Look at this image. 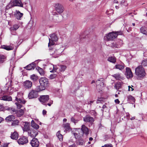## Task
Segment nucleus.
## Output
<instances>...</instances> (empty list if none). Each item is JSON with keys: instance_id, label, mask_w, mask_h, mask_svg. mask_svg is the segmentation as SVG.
Returning <instances> with one entry per match:
<instances>
[{"instance_id": "nucleus-1", "label": "nucleus", "mask_w": 147, "mask_h": 147, "mask_svg": "<svg viewBox=\"0 0 147 147\" xmlns=\"http://www.w3.org/2000/svg\"><path fill=\"white\" fill-rule=\"evenodd\" d=\"M135 74L138 79L141 80L145 76L146 72L144 68L141 65H139L135 69Z\"/></svg>"}, {"instance_id": "nucleus-2", "label": "nucleus", "mask_w": 147, "mask_h": 147, "mask_svg": "<svg viewBox=\"0 0 147 147\" xmlns=\"http://www.w3.org/2000/svg\"><path fill=\"white\" fill-rule=\"evenodd\" d=\"M121 31H117L110 32L104 36V39L107 41L112 40L116 38L118 35H121Z\"/></svg>"}, {"instance_id": "nucleus-3", "label": "nucleus", "mask_w": 147, "mask_h": 147, "mask_svg": "<svg viewBox=\"0 0 147 147\" xmlns=\"http://www.w3.org/2000/svg\"><path fill=\"white\" fill-rule=\"evenodd\" d=\"M40 85L43 89H45L49 85L48 80L45 78H41L39 79Z\"/></svg>"}, {"instance_id": "nucleus-4", "label": "nucleus", "mask_w": 147, "mask_h": 147, "mask_svg": "<svg viewBox=\"0 0 147 147\" xmlns=\"http://www.w3.org/2000/svg\"><path fill=\"white\" fill-rule=\"evenodd\" d=\"M63 50L61 48L59 49H57L55 50L54 49L53 50H49V53L54 58H57L59 57L61 55V54L63 52Z\"/></svg>"}, {"instance_id": "nucleus-5", "label": "nucleus", "mask_w": 147, "mask_h": 147, "mask_svg": "<svg viewBox=\"0 0 147 147\" xmlns=\"http://www.w3.org/2000/svg\"><path fill=\"white\" fill-rule=\"evenodd\" d=\"M50 36V38H49V47L54 45L55 44L54 42H56L58 40V37L55 33H53L51 34Z\"/></svg>"}, {"instance_id": "nucleus-6", "label": "nucleus", "mask_w": 147, "mask_h": 147, "mask_svg": "<svg viewBox=\"0 0 147 147\" xmlns=\"http://www.w3.org/2000/svg\"><path fill=\"white\" fill-rule=\"evenodd\" d=\"M15 101L17 102H15V104L18 109H20L22 107V106L21 104H24L26 102L24 98H16Z\"/></svg>"}, {"instance_id": "nucleus-7", "label": "nucleus", "mask_w": 147, "mask_h": 147, "mask_svg": "<svg viewBox=\"0 0 147 147\" xmlns=\"http://www.w3.org/2000/svg\"><path fill=\"white\" fill-rule=\"evenodd\" d=\"M20 145H24L28 142V138L26 136H22L17 141Z\"/></svg>"}, {"instance_id": "nucleus-8", "label": "nucleus", "mask_w": 147, "mask_h": 147, "mask_svg": "<svg viewBox=\"0 0 147 147\" xmlns=\"http://www.w3.org/2000/svg\"><path fill=\"white\" fill-rule=\"evenodd\" d=\"M28 135L31 137H35L38 134V131L37 130H34L32 128L29 129L27 131Z\"/></svg>"}, {"instance_id": "nucleus-9", "label": "nucleus", "mask_w": 147, "mask_h": 147, "mask_svg": "<svg viewBox=\"0 0 147 147\" xmlns=\"http://www.w3.org/2000/svg\"><path fill=\"white\" fill-rule=\"evenodd\" d=\"M55 7L56 11L59 13H62L64 11V8L60 4L56 3L55 5Z\"/></svg>"}, {"instance_id": "nucleus-10", "label": "nucleus", "mask_w": 147, "mask_h": 147, "mask_svg": "<svg viewBox=\"0 0 147 147\" xmlns=\"http://www.w3.org/2000/svg\"><path fill=\"white\" fill-rule=\"evenodd\" d=\"M49 99L48 95H42L40 96L39 98L40 102L44 105H46V103Z\"/></svg>"}, {"instance_id": "nucleus-11", "label": "nucleus", "mask_w": 147, "mask_h": 147, "mask_svg": "<svg viewBox=\"0 0 147 147\" xmlns=\"http://www.w3.org/2000/svg\"><path fill=\"white\" fill-rule=\"evenodd\" d=\"M38 96L37 92L34 90H32L29 93L28 97L29 99L36 98Z\"/></svg>"}, {"instance_id": "nucleus-12", "label": "nucleus", "mask_w": 147, "mask_h": 147, "mask_svg": "<svg viewBox=\"0 0 147 147\" xmlns=\"http://www.w3.org/2000/svg\"><path fill=\"white\" fill-rule=\"evenodd\" d=\"M30 144L32 147H38L39 145V142L37 138H34L31 141Z\"/></svg>"}, {"instance_id": "nucleus-13", "label": "nucleus", "mask_w": 147, "mask_h": 147, "mask_svg": "<svg viewBox=\"0 0 147 147\" xmlns=\"http://www.w3.org/2000/svg\"><path fill=\"white\" fill-rule=\"evenodd\" d=\"M125 75L127 78H131L133 77V74L130 69L126 67Z\"/></svg>"}, {"instance_id": "nucleus-14", "label": "nucleus", "mask_w": 147, "mask_h": 147, "mask_svg": "<svg viewBox=\"0 0 147 147\" xmlns=\"http://www.w3.org/2000/svg\"><path fill=\"white\" fill-rule=\"evenodd\" d=\"M23 85L24 87L26 89H29L32 86V83L31 81L29 80H26L24 82Z\"/></svg>"}, {"instance_id": "nucleus-15", "label": "nucleus", "mask_w": 147, "mask_h": 147, "mask_svg": "<svg viewBox=\"0 0 147 147\" xmlns=\"http://www.w3.org/2000/svg\"><path fill=\"white\" fill-rule=\"evenodd\" d=\"M83 120L84 121L87 122H90L92 123L94 121L93 118L88 115H86L83 118Z\"/></svg>"}, {"instance_id": "nucleus-16", "label": "nucleus", "mask_w": 147, "mask_h": 147, "mask_svg": "<svg viewBox=\"0 0 147 147\" xmlns=\"http://www.w3.org/2000/svg\"><path fill=\"white\" fill-rule=\"evenodd\" d=\"M81 129L83 134H85L86 136L89 134L88 129L84 125H82Z\"/></svg>"}, {"instance_id": "nucleus-17", "label": "nucleus", "mask_w": 147, "mask_h": 147, "mask_svg": "<svg viewBox=\"0 0 147 147\" xmlns=\"http://www.w3.org/2000/svg\"><path fill=\"white\" fill-rule=\"evenodd\" d=\"M23 15L22 13H21L19 11L16 10L14 14V17L18 20H20V18L22 17Z\"/></svg>"}, {"instance_id": "nucleus-18", "label": "nucleus", "mask_w": 147, "mask_h": 147, "mask_svg": "<svg viewBox=\"0 0 147 147\" xmlns=\"http://www.w3.org/2000/svg\"><path fill=\"white\" fill-rule=\"evenodd\" d=\"M13 1L14 6H18L22 7H23V4L21 0H14Z\"/></svg>"}, {"instance_id": "nucleus-19", "label": "nucleus", "mask_w": 147, "mask_h": 147, "mask_svg": "<svg viewBox=\"0 0 147 147\" xmlns=\"http://www.w3.org/2000/svg\"><path fill=\"white\" fill-rule=\"evenodd\" d=\"M36 64L34 62H32L24 67L28 70L33 69L36 66Z\"/></svg>"}, {"instance_id": "nucleus-20", "label": "nucleus", "mask_w": 147, "mask_h": 147, "mask_svg": "<svg viewBox=\"0 0 147 147\" xmlns=\"http://www.w3.org/2000/svg\"><path fill=\"white\" fill-rule=\"evenodd\" d=\"M14 48L13 45H10L9 46L3 45L1 46V48L5 49L7 51L13 50Z\"/></svg>"}, {"instance_id": "nucleus-21", "label": "nucleus", "mask_w": 147, "mask_h": 147, "mask_svg": "<svg viewBox=\"0 0 147 147\" xmlns=\"http://www.w3.org/2000/svg\"><path fill=\"white\" fill-rule=\"evenodd\" d=\"M62 127L65 129V131L66 132L71 129L70 124L68 123L63 124Z\"/></svg>"}, {"instance_id": "nucleus-22", "label": "nucleus", "mask_w": 147, "mask_h": 147, "mask_svg": "<svg viewBox=\"0 0 147 147\" xmlns=\"http://www.w3.org/2000/svg\"><path fill=\"white\" fill-rule=\"evenodd\" d=\"M29 127V123L26 122L24 123V127H22V129L24 131H27L30 129Z\"/></svg>"}, {"instance_id": "nucleus-23", "label": "nucleus", "mask_w": 147, "mask_h": 147, "mask_svg": "<svg viewBox=\"0 0 147 147\" xmlns=\"http://www.w3.org/2000/svg\"><path fill=\"white\" fill-rule=\"evenodd\" d=\"M11 138L13 140H17L18 137V134L16 131L11 133L10 136Z\"/></svg>"}, {"instance_id": "nucleus-24", "label": "nucleus", "mask_w": 147, "mask_h": 147, "mask_svg": "<svg viewBox=\"0 0 147 147\" xmlns=\"http://www.w3.org/2000/svg\"><path fill=\"white\" fill-rule=\"evenodd\" d=\"M1 99L5 101H10L12 100V98L11 96L6 95L2 97Z\"/></svg>"}, {"instance_id": "nucleus-25", "label": "nucleus", "mask_w": 147, "mask_h": 147, "mask_svg": "<svg viewBox=\"0 0 147 147\" xmlns=\"http://www.w3.org/2000/svg\"><path fill=\"white\" fill-rule=\"evenodd\" d=\"M76 143L77 145H82L84 144V141L82 138H81L77 140L76 141Z\"/></svg>"}, {"instance_id": "nucleus-26", "label": "nucleus", "mask_w": 147, "mask_h": 147, "mask_svg": "<svg viewBox=\"0 0 147 147\" xmlns=\"http://www.w3.org/2000/svg\"><path fill=\"white\" fill-rule=\"evenodd\" d=\"M112 76L115 78L117 80H120L123 79V77L121 76L120 74L117 73L112 75Z\"/></svg>"}, {"instance_id": "nucleus-27", "label": "nucleus", "mask_w": 147, "mask_h": 147, "mask_svg": "<svg viewBox=\"0 0 147 147\" xmlns=\"http://www.w3.org/2000/svg\"><path fill=\"white\" fill-rule=\"evenodd\" d=\"M61 16H60V17L58 15H54L53 17V19L55 22H60L61 21V20L60 19V18H61Z\"/></svg>"}, {"instance_id": "nucleus-28", "label": "nucleus", "mask_w": 147, "mask_h": 147, "mask_svg": "<svg viewBox=\"0 0 147 147\" xmlns=\"http://www.w3.org/2000/svg\"><path fill=\"white\" fill-rule=\"evenodd\" d=\"M140 31L143 34L147 35V28L145 26H142L141 28Z\"/></svg>"}, {"instance_id": "nucleus-29", "label": "nucleus", "mask_w": 147, "mask_h": 147, "mask_svg": "<svg viewBox=\"0 0 147 147\" xmlns=\"http://www.w3.org/2000/svg\"><path fill=\"white\" fill-rule=\"evenodd\" d=\"M59 68V67H57V65H52L51 67L50 68V69L52 70H50V72H55Z\"/></svg>"}, {"instance_id": "nucleus-30", "label": "nucleus", "mask_w": 147, "mask_h": 147, "mask_svg": "<svg viewBox=\"0 0 147 147\" xmlns=\"http://www.w3.org/2000/svg\"><path fill=\"white\" fill-rule=\"evenodd\" d=\"M15 117L13 115H9L6 117L5 119V120L7 121H13L15 119Z\"/></svg>"}, {"instance_id": "nucleus-31", "label": "nucleus", "mask_w": 147, "mask_h": 147, "mask_svg": "<svg viewBox=\"0 0 147 147\" xmlns=\"http://www.w3.org/2000/svg\"><path fill=\"white\" fill-rule=\"evenodd\" d=\"M36 69L38 71V72L41 75H43L45 74V72L40 67H36Z\"/></svg>"}, {"instance_id": "nucleus-32", "label": "nucleus", "mask_w": 147, "mask_h": 147, "mask_svg": "<svg viewBox=\"0 0 147 147\" xmlns=\"http://www.w3.org/2000/svg\"><path fill=\"white\" fill-rule=\"evenodd\" d=\"M115 69H119L120 70H122L124 68V66L123 64H117L115 65Z\"/></svg>"}, {"instance_id": "nucleus-33", "label": "nucleus", "mask_w": 147, "mask_h": 147, "mask_svg": "<svg viewBox=\"0 0 147 147\" xmlns=\"http://www.w3.org/2000/svg\"><path fill=\"white\" fill-rule=\"evenodd\" d=\"M104 79L103 78H100L98 79L96 81V84L97 85H99V83H100L101 84L100 85V86H101V84H102L103 85V86H104V83L103 82L104 81Z\"/></svg>"}, {"instance_id": "nucleus-34", "label": "nucleus", "mask_w": 147, "mask_h": 147, "mask_svg": "<svg viewBox=\"0 0 147 147\" xmlns=\"http://www.w3.org/2000/svg\"><path fill=\"white\" fill-rule=\"evenodd\" d=\"M31 126L34 128L36 129H38L39 128V125L36 124L35 123L33 120H32L31 121Z\"/></svg>"}, {"instance_id": "nucleus-35", "label": "nucleus", "mask_w": 147, "mask_h": 147, "mask_svg": "<svg viewBox=\"0 0 147 147\" xmlns=\"http://www.w3.org/2000/svg\"><path fill=\"white\" fill-rule=\"evenodd\" d=\"M108 60L111 62L113 63H115L116 62V59L114 57H109L108 59Z\"/></svg>"}, {"instance_id": "nucleus-36", "label": "nucleus", "mask_w": 147, "mask_h": 147, "mask_svg": "<svg viewBox=\"0 0 147 147\" xmlns=\"http://www.w3.org/2000/svg\"><path fill=\"white\" fill-rule=\"evenodd\" d=\"M24 111L22 109H21L17 112V115L18 117H20L24 114Z\"/></svg>"}, {"instance_id": "nucleus-37", "label": "nucleus", "mask_w": 147, "mask_h": 147, "mask_svg": "<svg viewBox=\"0 0 147 147\" xmlns=\"http://www.w3.org/2000/svg\"><path fill=\"white\" fill-rule=\"evenodd\" d=\"M56 135L60 141L63 140V136L60 134V131H58L57 132Z\"/></svg>"}, {"instance_id": "nucleus-38", "label": "nucleus", "mask_w": 147, "mask_h": 147, "mask_svg": "<svg viewBox=\"0 0 147 147\" xmlns=\"http://www.w3.org/2000/svg\"><path fill=\"white\" fill-rule=\"evenodd\" d=\"M66 68V66L63 65L59 66V69L60 71H64Z\"/></svg>"}, {"instance_id": "nucleus-39", "label": "nucleus", "mask_w": 147, "mask_h": 147, "mask_svg": "<svg viewBox=\"0 0 147 147\" xmlns=\"http://www.w3.org/2000/svg\"><path fill=\"white\" fill-rule=\"evenodd\" d=\"M13 1H11L6 6V9H8L14 6Z\"/></svg>"}, {"instance_id": "nucleus-40", "label": "nucleus", "mask_w": 147, "mask_h": 147, "mask_svg": "<svg viewBox=\"0 0 147 147\" xmlns=\"http://www.w3.org/2000/svg\"><path fill=\"white\" fill-rule=\"evenodd\" d=\"M23 93L22 92H20L18 93L17 95L16 98H24L23 97Z\"/></svg>"}, {"instance_id": "nucleus-41", "label": "nucleus", "mask_w": 147, "mask_h": 147, "mask_svg": "<svg viewBox=\"0 0 147 147\" xmlns=\"http://www.w3.org/2000/svg\"><path fill=\"white\" fill-rule=\"evenodd\" d=\"M121 84L120 82L116 83L114 86L115 88L118 90L121 88Z\"/></svg>"}, {"instance_id": "nucleus-42", "label": "nucleus", "mask_w": 147, "mask_h": 147, "mask_svg": "<svg viewBox=\"0 0 147 147\" xmlns=\"http://www.w3.org/2000/svg\"><path fill=\"white\" fill-rule=\"evenodd\" d=\"M30 78L33 81H35L37 80V76L34 74H33L30 76Z\"/></svg>"}, {"instance_id": "nucleus-43", "label": "nucleus", "mask_w": 147, "mask_h": 147, "mask_svg": "<svg viewBox=\"0 0 147 147\" xmlns=\"http://www.w3.org/2000/svg\"><path fill=\"white\" fill-rule=\"evenodd\" d=\"M19 27V26L18 24H15L13 26V27H11L10 28L11 30H16Z\"/></svg>"}, {"instance_id": "nucleus-44", "label": "nucleus", "mask_w": 147, "mask_h": 147, "mask_svg": "<svg viewBox=\"0 0 147 147\" xmlns=\"http://www.w3.org/2000/svg\"><path fill=\"white\" fill-rule=\"evenodd\" d=\"M44 90H45L43 89H42V87H41V86H38L36 87V88L35 90L37 92V93H38V92H40Z\"/></svg>"}, {"instance_id": "nucleus-45", "label": "nucleus", "mask_w": 147, "mask_h": 147, "mask_svg": "<svg viewBox=\"0 0 147 147\" xmlns=\"http://www.w3.org/2000/svg\"><path fill=\"white\" fill-rule=\"evenodd\" d=\"M141 66L142 67L147 66V59L143 60L141 63Z\"/></svg>"}, {"instance_id": "nucleus-46", "label": "nucleus", "mask_w": 147, "mask_h": 147, "mask_svg": "<svg viewBox=\"0 0 147 147\" xmlns=\"http://www.w3.org/2000/svg\"><path fill=\"white\" fill-rule=\"evenodd\" d=\"M80 121V120L79 119H74V118L72 117L71 118V121L73 122L75 125L76 124L78 123V121Z\"/></svg>"}, {"instance_id": "nucleus-47", "label": "nucleus", "mask_w": 147, "mask_h": 147, "mask_svg": "<svg viewBox=\"0 0 147 147\" xmlns=\"http://www.w3.org/2000/svg\"><path fill=\"white\" fill-rule=\"evenodd\" d=\"M5 57L4 55H0V63H2L4 61Z\"/></svg>"}, {"instance_id": "nucleus-48", "label": "nucleus", "mask_w": 147, "mask_h": 147, "mask_svg": "<svg viewBox=\"0 0 147 147\" xmlns=\"http://www.w3.org/2000/svg\"><path fill=\"white\" fill-rule=\"evenodd\" d=\"M57 77V75L55 74H53L49 76V78L51 80Z\"/></svg>"}, {"instance_id": "nucleus-49", "label": "nucleus", "mask_w": 147, "mask_h": 147, "mask_svg": "<svg viewBox=\"0 0 147 147\" xmlns=\"http://www.w3.org/2000/svg\"><path fill=\"white\" fill-rule=\"evenodd\" d=\"M128 100H131L133 102L135 100V98L131 95H129L127 97Z\"/></svg>"}, {"instance_id": "nucleus-50", "label": "nucleus", "mask_w": 147, "mask_h": 147, "mask_svg": "<svg viewBox=\"0 0 147 147\" xmlns=\"http://www.w3.org/2000/svg\"><path fill=\"white\" fill-rule=\"evenodd\" d=\"M19 121L18 120H16L13 121L12 124L14 125H18V124Z\"/></svg>"}, {"instance_id": "nucleus-51", "label": "nucleus", "mask_w": 147, "mask_h": 147, "mask_svg": "<svg viewBox=\"0 0 147 147\" xmlns=\"http://www.w3.org/2000/svg\"><path fill=\"white\" fill-rule=\"evenodd\" d=\"M121 6H126L127 5V3H126L124 1L123 2L122 1L121 3Z\"/></svg>"}, {"instance_id": "nucleus-52", "label": "nucleus", "mask_w": 147, "mask_h": 147, "mask_svg": "<svg viewBox=\"0 0 147 147\" xmlns=\"http://www.w3.org/2000/svg\"><path fill=\"white\" fill-rule=\"evenodd\" d=\"M104 147H113V145L111 144H107L103 146Z\"/></svg>"}, {"instance_id": "nucleus-53", "label": "nucleus", "mask_w": 147, "mask_h": 147, "mask_svg": "<svg viewBox=\"0 0 147 147\" xmlns=\"http://www.w3.org/2000/svg\"><path fill=\"white\" fill-rule=\"evenodd\" d=\"M103 100V98H98L97 101L96 103H99L98 102H100Z\"/></svg>"}, {"instance_id": "nucleus-54", "label": "nucleus", "mask_w": 147, "mask_h": 147, "mask_svg": "<svg viewBox=\"0 0 147 147\" xmlns=\"http://www.w3.org/2000/svg\"><path fill=\"white\" fill-rule=\"evenodd\" d=\"M8 144L7 143H5L3 145L1 146V147H8Z\"/></svg>"}, {"instance_id": "nucleus-55", "label": "nucleus", "mask_w": 147, "mask_h": 147, "mask_svg": "<svg viewBox=\"0 0 147 147\" xmlns=\"http://www.w3.org/2000/svg\"><path fill=\"white\" fill-rule=\"evenodd\" d=\"M126 118L127 119H129L130 117V114L128 113H126Z\"/></svg>"}, {"instance_id": "nucleus-56", "label": "nucleus", "mask_w": 147, "mask_h": 147, "mask_svg": "<svg viewBox=\"0 0 147 147\" xmlns=\"http://www.w3.org/2000/svg\"><path fill=\"white\" fill-rule=\"evenodd\" d=\"M4 109L3 106L2 105H0V111H3Z\"/></svg>"}, {"instance_id": "nucleus-57", "label": "nucleus", "mask_w": 147, "mask_h": 147, "mask_svg": "<svg viewBox=\"0 0 147 147\" xmlns=\"http://www.w3.org/2000/svg\"><path fill=\"white\" fill-rule=\"evenodd\" d=\"M94 101H90L89 102H88V104L90 105V106H91L92 105V104L93 103Z\"/></svg>"}, {"instance_id": "nucleus-58", "label": "nucleus", "mask_w": 147, "mask_h": 147, "mask_svg": "<svg viewBox=\"0 0 147 147\" xmlns=\"http://www.w3.org/2000/svg\"><path fill=\"white\" fill-rule=\"evenodd\" d=\"M128 90L129 91L131 90L132 91L134 90V89L131 87L130 86H128Z\"/></svg>"}, {"instance_id": "nucleus-59", "label": "nucleus", "mask_w": 147, "mask_h": 147, "mask_svg": "<svg viewBox=\"0 0 147 147\" xmlns=\"http://www.w3.org/2000/svg\"><path fill=\"white\" fill-rule=\"evenodd\" d=\"M69 147H77L75 143H74L73 144L70 145L69 146Z\"/></svg>"}, {"instance_id": "nucleus-60", "label": "nucleus", "mask_w": 147, "mask_h": 147, "mask_svg": "<svg viewBox=\"0 0 147 147\" xmlns=\"http://www.w3.org/2000/svg\"><path fill=\"white\" fill-rule=\"evenodd\" d=\"M47 112L45 110H43L42 111L43 115H45L46 114Z\"/></svg>"}, {"instance_id": "nucleus-61", "label": "nucleus", "mask_w": 147, "mask_h": 147, "mask_svg": "<svg viewBox=\"0 0 147 147\" xmlns=\"http://www.w3.org/2000/svg\"><path fill=\"white\" fill-rule=\"evenodd\" d=\"M115 101L116 103L117 104H119L120 102V101L118 99L115 100Z\"/></svg>"}, {"instance_id": "nucleus-62", "label": "nucleus", "mask_w": 147, "mask_h": 147, "mask_svg": "<svg viewBox=\"0 0 147 147\" xmlns=\"http://www.w3.org/2000/svg\"><path fill=\"white\" fill-rule=\"evenodd\" d=\"M74 135L75 136V138L76 139L77 138L78 135V134L77 133H75L74 134Z\"/></svg>"}, {"instance_id": "nucleus-63", "label": "nucleus", "mask_w": 147, "mask_h": 147, "mask_svg": "<svg viewBox=\"0 0 147 147\" xmlns=\"http://www.w3.org/2000/svg\"><path fill=\"white\" fill-rule=\"evenodd\" d=\"M3 118L0 117V123H1L3 121Z\"/></svg>"}, {"instance_id": "nucleus-64", "label": "nucleus", "mask_w": 147, "mask_h": 147, "mask_svg": "<svg viewBox=\"0 0 147 147\" xmlns=\"http://www.w3.org/2000/svg\"><path fill=\"white\" fill-rule=\"evenodd\" d=\"M114 3H118V1L117 0H115L113 1Z\"/></svg>"}]
</instances>
